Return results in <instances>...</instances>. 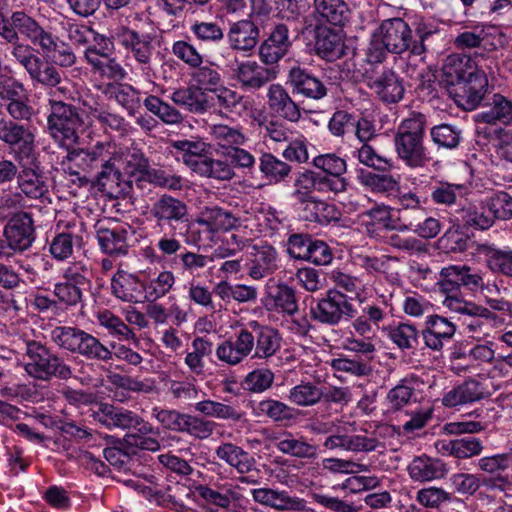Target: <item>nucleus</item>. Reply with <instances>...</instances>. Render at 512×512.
Wrapping results in <instances>:
<instances>
[{
	"label": "nucleus",
	"instance_id": "1",
	"mask_svg": "<svg viewBox=\"0 0 512 512\" xmlns=\"http://www.w3.org/2000/svg\"><path fill=\"white\" fill-rule=\"evenodd\" d=\"M442 81L456 104L465 110L475 109L487 91L486 69L475 59L459 54L447 57Z\"/></svg>",
	"mask_w": 512,
	"mask_h": 512
},
{
	"label": "nucleus",
	"instance_id": "53",
	"mask_svg": "<svg viewBox=\"0 0 512 512\" xmlns=\"http://www.w3.org/2000/svg\"><path fill=\"white\" fill-rule=\"evenodd\" d=\"M482 442L475 437L466 436L449 442L441 443V450L459 459H468L481 454Z\"/></svg>",
	"mask_w": 512,
	"mask_h": 512
},
{
	"label": "nucleus",
	"instance_id": "33",
	"mask_svg": "<svg viewBox=\"0 0 512 512\" xmlns=\"http://www.w3.org/2000/svg\"><path fill=\"white\" fill-rule=\"evenodd\" d=\"M367 85L385 103H397L404 95V86L399 76L390 69L368 80Z\"/></svg>",
	"mask_w": 512,
	"mask_h": 512
},
{
	"label": "nucleus",
	"instance_id": "62",
	"mask_svg": "<svg viewBox=\"0 0 512 512\" xmlns=\"http://www.w3.org/2000/svg\"><path fill=\"white\" fill-rule=\"evenodd\" d=\"M210 95L214 97V106L227 112L240 114L246 108L243 96L228 87L219 86Z\"/></svg>",
	"mask_w": 512,
	"mask_h": 512
},
{
	"label": "nucleus",
	"instance_id": "45",
	"mask_svg": "<svg viewBox=\"0 0 512 512\" xmlns=\"http://www.w3.org/2000/svg\"><path fill=\"white\" fill-rule=\"evenodd\" d=\"M209 135L211 140L225 152L242 146L247 141V138L238 126H229L226 124H214L209 126Z\"/></svg>",
	"mask_w": 512,
	"mask_h": 512
},
{
	"label": "nucleus",
	"instance_id": "38",
	"mask_svg": "<svg viewBox=\"0 0 512 512\" xmlns=\"http://www.w3.org/2000/svg\"><path fill=\"white\" fill-rule=\"evenodd\" d=\"M254 324L255 344L252 353V359L268 360L274 356L281 348V337L279 333L268 327Z\"/></svg>",
	"mask_w": 512,
	"mask_h": 512
},
{
	"label": "nucleus",
	"instance_id": "28",
	"mask_svg": "<svg viewBox=\"0 0 512 512\" xmlns=\"http://www.w3.org/2000/svg\"><path fill=\"white\" fill-rule=\"evenodd\" d=\"M133 235L130 226H115L113 228H99L97 240L100 249L111 256H124L128 253L129 237Z\"/></svg>",
	"mask_w": 512,
	"mask_h": 512
},
{
	"label": "nucleus",
	"instance_id": "32",
	"mask_svg": "<svg viewBox=\"0 0 512 512\" xmlns=\"http://www.w3.org/2000/svg\"><path fill=\"white\" fill-rule=\"evenodd\" d=\"M170 99L178 106L193 113H204L214 106V97L194 85L173 91Z\"/></svg>",
	"mask_w": 512,
	"mask_h": 512
},
{
	"label": "nucleus",
	"instance_id": "42",
	"mask_svg": "<svg viewBox=\"0 0 512 512\" xmlns=\"http://www.w3.org/2000/svg\"><path fill=\"white\" fill-rule=\"evenodd\" d=\"M105 94L115 100L130 116H134L141 106V91L128 83L108 84Z\"/></svg>",
	"mask_w": 512,
	"mask_h": 512
},
{
	"label": "nucleus",
	"instance_id": "35",
	"mask_svg": "<svg viewBox=\"0 0 512 512\" xmlns=\"http://www.w3.org/2000/svg\"><path fill=\"white\" fill-rule=\"evenodd\" d=\"M290 45L288 28L283 24L277 25L261 44L260 58L265 64L277 63L287 53Z\"/></svg>",
	"mask_w": 512,
	"mask_h": 512
},
{
	"label": "nucleus",
	"instance_id": "6",
	"mask_svg": "<svg viewBox=\"0 0 512 512\" xmlns=\"http://www.w3.org/2000/svg\"><path fill=\"white\" fill-rule=\"evenodd\" d=\"M111 38L124 50L126 60L133 59L136 62L132 71L153 83L155 70L152 67L154 46L151 35L141 34L126 25H117L111 30Z\"/></svg>",
	"mask_w": 512,
	"mask_h": 512
},
{
	"label": "nucleus",
	"instance_id": "9",
	"mask_svg": "<svg viewBox=\"0 0 512 512\" xmlns=\"http://www.w3.org/2000/svg\"><path fill=\"white\" fill-rule=\"evenodd\" d=\"M50 114L47 126L51 137L66 150L73 148L79 140L78 129L81 119L74 106L49 99Z\"/></svg>",
	"mask_w": 512,
	"mask_h": 512
},
{
	"label": "nucleus",
	"instance_id": "11",
	"mask_svg": "<svg viewBox=\"0 0 512 512\" xmlns=\"http://www.w3.org/2000/svg\"><path fill=\"white\" fill-rule=\"evenodd\" d=\"M26 355L28 361L25 364V371L36 379L49 380L52 377L68 379L72 375L70 366L40 342L28 341Z\"/></svg>",
	"mask_w": 512,
	"mask_h": 512
},
{
	"label": "nucleus",
	"instance_id": "57",
	"mask_svg": "<svg viewBox=\"0 0 512 512\" xmlns=\"http://www.w3.org/2000/svg\"><path fill=\"white\" fill-rule=\"evenodd\" d=\"M314 7L322 20L335 26L341 25L348 17L344 0H314Z\"/></svg>",
	"mask_w": 512,
	"mask_h": 512
},
{
	"label": "nucleus",
	"instance_id": "30",
	"mask_svg": "<svg viewBox=\"0 0 512 512\" xmlns=\"http://www.w3.org/2000/svg\"><path fill=\"white\" fill-rule=\"evenodd\" d=\"M287 82L293 88V92L311 99H321L327 94L324 83L299 66L289 70Z\"/></svg>",
	"mask_w": 512,
	"mask_h": 512
},
{
	"label": "nucleus",
	"instance_id": "54",
	"mask_svg": "<svg viewBox=\"0 0 512 512\" xmlns=\"http://www.w3.org/2000/svg\"><path fill=\"white\" fill-rule=\"evenodd\" d=\"M460 217L466 225L480 230L490 228L495 222L486 199L482 200L479 205L462 209Z\"/></svg>",
	"mask_w": 512,
	"mask_h": 512
},
{
	"label": "nucleus",
	"instance_id": "18",
	"mask_svg": "<svg viewBox=\"0 0 512 512\" xmlns=\"http://www.w3.org/2000/svg\"><path fill=\"white\" fill-rule=\"evenodd\" d=\"M467 353L456 354L452 360V370L456 373L471 372L481 366L492 364L496 356V344L488 338L474 340Z\"/></svg>",
	"mask_w": 512,
	"mask_h": 512
},
{
	"label": "nucleus",
	"instance_id": "25",
	"mask_svg": "<svg viewBox=\"0 0 512 512\" xmlns=\"http://www.w3.org/2000/svg\"><path fill=\"white\" fill-rule=\"evenodd\" d=\"M490 395L483 382L474 378L465 380L460 385L447 391L442 398V404L453 408L480 401Z\"/></svg>",
	"mask_w": 512,
	"mask_h": 512
},
{
	"label": "nucleus",
	"instance_id": "24",
	"mask_svg": "<svg viewBox=\"0 0 512 512\" xmlns=\"http://www.w3.org/2000/svg\"><path fill=\"white\" fill-rule=\"evenodd\" d=\"M252 496L255 502L277 511L303 512L307 508L304 499L292 496L284 490L258 488L252 490Z\"/></svg>",
	"mask_w": 512,
	"mask_h": 512
},
{
	"label": "nucleus",
	"instance_id": "43",
	"mask_svg": "<svg viewBox=\"0 0 512 512\" xmlns=\"http://www.w3.org/2000/svg\"><path fill=\"white\" fill-rule=\"evenodd\" d=\"M252 413L256 417H267L274 422L290 421L296 417L293 407L271 398L253 402Z\"/></svg>",
	"mask_w": 512,
	"mask_h": 512
},
{
	"label": "nucleus",
	"instance_id": "63",
	"mask_svg": "<svg viewBox=\"0 0 512 512\" xmlns=\"http://www.w3.org/2000/svg\"><path fill=\"white\" fill-rule=\"evenodd\" d=\"M259 225L264 231L272 236L275 233L285 230L290 226L288 216L283 211H279L273 207L263 208L258 216Z\"/></svg>",
	"mask_w": 512,
	"mask_h": 512
},
{
	"label": "nucleus",
	"instance_id": "41",
	"mask_svg": "<svg viewBox=\"0 0 512 512\" xmlns=\"http://www.w3.org/2000/svg\"><path fill=\"white\" fill-rule=\"evenodd\" d=\"M151 214L157 219L158 223L164 222H181L185 221L188 216L187 205L174 197L162 196L151 208Z\"/></svg>",
	"mask_w": 512,
	"mask_h": 512
},
{
	"label": "nucleus",
	"instance_id": "44",
	"mask_svg": "<svg viewBox=\"0 0 512 512\" xmlns=\"http://www.w3.org/2000/svg\"><path fill=\"white\" fill-rule=\"evenodd\" d=\"M276 447L284 454L301 459H313L317 456V446L309 443L304 437H297L290 432L283 433L277 439Z\"/></svg>",
	"mask_w": 512,
	"mask_h": 512
},
{
	"label": "nucleus",
	"instance_id": "13",
	"mask_svg": "<svg viewBox=\"0 0 512 512\" xmlns=\"http://www.w3.org/2000/svg\"><path fill=\"white\" fill-rule=\"evenodd\" d=\"M442 293H458L461 287L472 292L486 289L489 293L498 291L496 285H485L481 273L467 265H450L442 268L438 281Z\"/></svg>",
	"mask_w": 512,
	"mask_h": 512
},
{
	"label": "nucleus",
	"instance_id": "2",
	"mask_svg": "<svg viewBox=\"0 0 512 512\" xmlns=\"http://www.w3.org/2000/svg\"><path fill=\"white\" fill-rule=\"evenodd\" d=\"M347 183L345 179L328 178L324 174L313 170H304L299 172L294 180V191L292 196L306 207L312 206L315 212L309 217L310 220L319 223L328 222L331 219H337L335 208L324 201L317 199L313 193H341L346 190Z\"/></svg>",
	"mask_w": 512,
	"mask_h": 512
},
{
	"label": "nucleus",
	"instance_id": "49",
	"mask_svg": "<svg viewBox=\"0 0 512 512\" xmlns=\"http://www.w3.org/2000/svg\"><path fill=\"white\" fill-rule=\"evenodd\" d=\"M486 313L477 315H466L463 325L464 329L472 340H482L489 336V326L496 324L498 316L488 308L482 306Z\"/></svg>",
	"mask_w": 512,
	"mask_h": 512
},
{
	"label": "nucleus",
	"instance_id": "59",
	"mask_svg": "<svg viewBox=\"0 0 512 512\" xmlns=\"http://www.w3.org/2000/svg\"><path fill=\"white\" fill-rule=\"evenodd\" d=\"M195 165V173L200 176L227 181L232 179L235 175L232 166L228 162L214 159L209 156H206L205 159Z\"/></svg>",
	"mask_w": 512,
	"mask_h": 512
},
{
	"label": "nucleus",
	"instance_id": "61",
	"mask_svg": "<svg viewBox=\"0 0 512 512\" xmlns=\"http://www.w3.org/2000/svg\"><path fill=\"white\" fill-rule=\"evenodd\" d=\"M259 169L263 175L274 183L283 181L291 172V166L271 153L260 157Z\"/></svg>",
	"mask_w": 512,
	"mask_h": 512
},
{
	"label": "nucleus",
	"instance_id": "56",
	"mask_svg": "<svg viewBox=\"0 0 512 512\" xmlns=\"http://www.w3.org/2000/svg\"><path fill=\"white\" fill-rule=\"evenodd\" d=\"M401 231H412L424 239L436 237L440 232V223L433 217H428L425 213L423 218L420 215L404 216V222L399 227Z\"/></svg>",
	"mask_w": 512,
	"mask_h": 512
},
{
	"label": "nucleus",
	"instance_id": "27",
	"mask_svg": "<svg viewBox=\"0 0 512 512\" xmlns=\"http://www.w3.org/2000/svg\"><path fill=\"white\" fill-rule=\"evenodd\" d=\"M407 472L414 482L424 483L444 478L448 468L441 459L422 454L411 460L407 466Z\"/></svg>",
	"mask_w": 512,
	"mask_h": 512
},
{
	"label": "nucleus",
	"instance_id": "20",
	"mask_svg": "<svg viewBox=\"0 0 512 512\" xmlns=\"http://www.w3.org/2000/svg\"><path fill=\"white\" fill-rule=\"evenodd\" d=\"M254 344V333L242 328L228 340L218 345L216 356L221 362L235 366L249 355L252 356Z\"/></svg>",
	"mask_w": 512,
	"mask_h": 512
},
{
	"label": "nucleus",
	"instance_id": "19",
	"mask_svg": "<svg viewBox=\"0 0 512 512\" xmlns=\"http://www.w3.org/2000/svg\"><path fill=\"white\" fill-rule=\"evenodd\" d=\"M96 418L109 428L134 429L144 434L152 431V425L135 412L110 404H101Z\"/></svg>",
	"mask_w": 512,
	"mask_h": 512
},
{
	"label": "nucleus",
	"instance_id": "14",
	"mask_svg": "<svg viewBox=\"0 0 512 512\" xmlns=\"http://www.w3.org/2000/svg\"><path fill=\"white\" fill-rule=\"evenodd\" d=\"M0 99L6 102L5 109L15 120H31L35 115L24 84L13 76L0 74Z\"/></svg>",
	"mask_w": 512,
	"mask_h": 512
},
{
	"label": "nucleus",
	"instance_id": "55",
	"mask_svg": "<svg viewBox=\"0 0 512 512\" xmlns=\"http://www.w3.org/2000/svg\"><path fill=\"white\" fill-rule=\"evenodd\" d=\"M323 396L321 387L311 382H301L289 390L287 399L297 406L311 407L318 404Z\"/></svg>",
	"mask_w": 512,
	"mask_h": 512
},
{
	"label": "nucleus",
	"instance_id": "50",
	"mask_svg": "<svg viewBox=\"0 0 512 512\" xmlns=\"http://www.w3.org/2000/svg\"><path fill=\"white\" fill-rule=\"evenodd\" d=\"M176 284V276L171 270H162L152 276L144 285L145 297L155 302L167 296Z\"/></svg>",
	"mask_w": 512,
	"mask_h": 512
},
{
	"label": "nucleus",
	"instance_id": "52",
	"mask_svg": "<svg viewBox=\"0 0 512 512\" xmlns=\"http://www.w3.org/2000/svg\"><path fill=\"white\" fill-rule=\"evenodd\" d=\"M196 412L206 417L216 418L220 420L240 421L243 418V412L236 407L210 399L202 400L194 405Z\"/></svg>",
	"mask_w": 512,
	"mask_h": 512
},
{
	"label": "nucleus",
	"instance_id": "60",
	"mask_svg": "<svg viewBox=\"0 0 512 512\" xmlns=\"http://www.w3.org/2000/svg\"><path fill=\"white\" fill-rule=\"evenodd\" d=\"M347 451L372 452L383 447L378 429L368 431L361 430L357 434L347 435Z\"/></svg>",
	"mask_w": 512,
	"mask_h": 512
},
{
	"label": "nucleus",
	"instance_id": "39",
	"mask_svg": "<svg viewBox=\"0 0 512 512\" xmlns=\"http://www.w3.org/2000/svg\"><path fill=\"white\" fill-rule=\"evenodd\" d=\"M18 193H22V197L38 200L45 196L48 192V185L45 176L38 170L31 167H23L17 173Z\"/></svg>",
	"mask_w": 512,
	"mask_h": 512
},
{
	"label": "nucleus",
	"instance_id": "40",
	"mask_svg": "<svg viewBox=\"0 0 512 512\" xmlns=\"http://www.w3.org/2000/svg\"><path fill=\"white\" fill-rule=\"evenodd\" d=\"M215 454L220 460L235 468L241 474L249 473L256 464L250 453L233 443H222L216 448Z\"/></svg>",
	"mask_w": 512,
	"mask_h": 512
},
{
	"label": "nucleus",
	"instance_id": "8",
	"mask_svg": "<svg viewBox=\"0 0 512 512\" xmlns=\"http://www.w3.org/2000/svg\"><path fill=\"white\" fill-rule=\"evenodd\" d=\"M67 151L61 165L70 175H79L77 169L87 173L98 170L102 164L112 159H122L123 156L122 149L114 141H99L86 148Z\"/></svg>",
	"mask_w": 512,
	"mask_h": 512
},
{
	"label": "nucleus",
	"instance_id": "3",
	"mask_svg": "<svg viewBox=\"0 0 512 512\" xmlns=\"http://www.w3.org/2000/svg\"><path fill=\"white\" fill-rule=\"evenodd\" d=\"M473 118L477 124L478 133L487 134L482 127L484 124H501L492 131L497 140V153L501 158L512 162V100L499 93L493 94L485 108L476 113Z\"/></svg>",
	"mask_w": 512,
	"mask_h": 512
},
{
	"label": "nucleus",
	"instance_id": "16",
	"mask_svg": "<svg viewBox=\"0 0 512 512\" xmlns=\"http://www.w3.org/2000/svg\"><path fill=\"white\" fill-rule=\"evenodd\" d=\"M17 121L0 116V141L19 156L30 157L35 151V129Z\"/></svg>",
	"mask_w": 512,
	"mask_h": 512
},
{
	"label": "nucleus",
	"instance_id": "5",
	"mask_svg": "<svg viewBox=\"0 0 512 512\" xmlns=\"http://www.w3.org/2000/svg\"><path fill=\"white\" fill-rule=\"evenodd\" d=\"M242 221L231 210L218 205L204 206L196 219L189 225L188 238L193 244L213 243L220 240V233L237 230Z\"/></svg>",
	"mask_w": 512,
	"mask_h": 512
},
{
	"label": "nucleus",
	"instance_id": "29",
	"mask_svg": "<svg viewBox=\"0 0 512 512\" xmlns=\"http://www.w3.org/2000/svg\"><path fill=\"white\" fill-rule=\"evenodd\" d=\"M267 103L270 111L280 118L297 122L301 117L298 104L292 100L286 89L280 84L269 86Z\"/></svg>",
	"mask_w": 512,
	"mask_h": 512
},
{
	"label": "nucleus",
	"instance_id": "48",
	"mask_svg": "<svg viewBox=\"0 0 512 512\" xmlns=\"http://www.w3.org/2000/svg\"><path fill=\"white\" fill-rule=\"evenodd\" d=\"M386 330L388 338L399 349L413 351L418 347L420 333L414 324L401 322Z\"/></svg>",
	"mask_w": 512,
	"mask_h": 512
},
{
	"label": "nucleus",
	"instance_id": "12",
	"mask_svg": "<svg viewBox=\"0 0 512 512\" xmlns=\"http://www.w3.org/2000/svg\"><path fill=\"white\" fill-rule=\"evenodd\" d=\"M88 270L82 262L69 264L62 270V279L54 285L53 293L66 307H76L84 302V288L89 284Z\"/></svg>",
	"mask_w": 512,
	"mask_h": 512
},
{
	"label": "nucleus",
	"instance_id": "23",
	"mask_svg": "<svg viewBox=\"0 0 512 512\" xmlns=\"http://www.w3.org/2000/svg\"><path fill=\"white\" fill-rule=\"evenodd\" d=\"M377 34L388 52L401 54L410 48L412 32L409 25L401 18L383 21Z\"/></svg>",
	"mask_w": 512,
	"mask_h": 512
},
{
	"label": "nucleus",
	"instance_id": "46",
	"mask_svg": "<svg viewBox=\"0 0 512 512\" xmlns=\"http://www.w3.org/2000/svg\"><path fill=\"white\" fill-rule=\"evenodd\" d=\"M98 324L105 328L108 333L119 341L138 342L134 331L117 315L110 310L104 309L96 315Z\"/></svg>",
	"mask_w": 512,
	"mask_h": 512
},
{
	"label": "nucleus",
	"instance_id": "4",
	"mask_svg": "<svg viewBox=\"0 0 512 512\" xmlns=\"http://www.w3.org/2000/svg\"><path fill=\"white\" fill-rule=\"evenodd\" d=\"M426 117L412 112L399 124L394 136V147L398 158L410 168L424 167L430 160L424 146Z\"/></svg>",
	"mask_w": 512,
	"mask_h": 512
},
{
	"label": "nucleus",
	"instance_id": "37",
	"mask_svg": "<svg viewBox=\"0 0 512 512\" xmlns=\"http://www.w3.org/2000/svg\"><path fill=\"white\" fill-rule=\"evenodd\" d=\"M315 49L327 61H335L345 54L344 39L340 31L320 27L316 31Z\"/></svg>",
	"mask_w": 512,
	"mask_h": 512
},
{
	"label": "nucleus",
	"instance_id": "64",
	"mask_svg": "<svg viewBox=\"0 0 512 512\" xmlns=\"http://www.w3.org/2000/svg\"><path fill=\"white\" fill-rule=\"evenodd\" d=\"M485 199L495 221H508L512 219V196L509 193L502 190L496 191Z\"/></svg>",
	"mask_w": 512,
	"mask_h": 512
},
{
	"label": "nucleus",
	"instance_id": "36",
	"mask_svg": "<svg viewBox=\"0 0 512 512\" xmlns=\"http://www.w3.org/2000/svg\"><path fill=\"white\" fill-rule=\"evenodd\" d=\"M41 25L24 11H15L8 18L7 31L9 36H4V41L10 45L25 44L20 40V35L31 41Z\"/></svg>",
	"mask_w": 512,
	"mask_h": 512
},
{
	"label": "nucleus",
	"instance_id": "26",
	"mask_svg": "<svg viewBox=\"0 0 512 512\" xmlns=\"http://www.w3.org/2000/svg\"><path fill=\"white\" fill-rule=\"evenodd\" d=\"M234 78L243 89L258 90L274 79L275 74L254 60H245L237 64Z\"/></svg>",
	"mask_w": 512,
	"mask_h": 512
},
{
	"label": "nucleus",
	"instance_id": "22",
	"mask_svg": "<svg viewBox=\"0 0 512 512\" xmlns=\"http://www.w3.org/2000/svg\"><path fill=\"white\" fill-rule=\"evenodd\" d=\"M455 333V323L446 317L434 314L426 317L421 336L428 349L441 351L444 345L452 340Z\"/></svg>",
	"mask_w": 512,
	"mask_h": 512
},
{
	"label": "nucleus",
	"instance_id": "34",
	"mask_svg": "<svg viewBox=\"0 0 512 512\" xmlns=\"http://www.w3.org/2000/svg\"><path fill=\"white\" fill-rule=\"evenodd\" d=\"M258 39V27L246 19L232 23L227 33L230 48L244 53L252 51L258 43Z\"/></svg>",
	"mask_w": 512,
	"mask_h": 512
},
{
	"label": "nucleus",
	"instance_id": "7",
	"mask_svg": "<svg viewBox=\"0 0 512 512\" xmlns=\"http://www.w3.org/2000/svg\"><path fill=\"white\" fill-rule=\"evenodd\" d=\"M51 340L59 348L77 353L88 360L108 362L112 350L92 334L73 326H57L51 330Z\"/></svg>",
	"mask_w": 512,
	"mask_h": 512
},
{
	"label": "nucleus",
	"instance_id": "47",
	"mask_svg": "<svg viewBox=\"0 0 512 512\" xmlns=\"http://www.w3.org/2000/svg\"><path fill=\"white\" fill-rule=\"evenodd\" d=\"M359 180L372 191L386 196H394L400 189V176H394L387 173L376 174L361 171L359 174Z\"/></svg>",
	"mask_w": 512,
	"mask_h": 512
},
{
	"label": "nucleus",
	"instance_id": "17",
	"mask_svg": "<svg viewBox=\"0 0 512 512\" xmlns=\"http://www.w3.org/2000/svg\"><path fill=\"white\" fill-rule=\"evenodd\" d=\"M3 235L12 251L29 249L36 238L32 215L25 211L16 212L6 223Z\"/></svg>",
	"mask_w": 512,
	"mask_h": 512
},
{
	"label": "nucleus",
	"instance_id": "58",
	"mask_svg": "<svg viewBox=\"0 0 512 512\" xmlns=\"http://www.w3.org/2000/svg\"><path fill=\"white\" fill-rule=\"evenodd\" d=\"M173 146L180 152L177 159L182 160L193 172L196 170L194 164L200 163L207 156L205 155L206 144L203 141L179 140L174 142Z\"/></svg>",
	"mask_w": 512,
	"mask_h": 512
},
{
	"label": "nucleus",
	"instance_id": "21",
	"mask_svg": "<svg viewBox=\"0 0 512 512\" xmlns=\"http://www.w3.org/2000/svg\"><path fill=\"white\" fill-rule=\"evenodd\" d=\"M281 258L276 248L267 243L254 244L249 253L248 275L253 280H261L280 268Z\"/></svg>",
	"mask_w": 512,
	"mask_h": 512
},
{
	"label": "nucleus",
	"instance_id": "10",
	"mask_svg": "<svg viewBox=\"0 0 512 512\" xmlns=\"http://www.w3.org/2000/svg\"><path fill=\"white\" fill-rule=\"evenodd\" d=\"M13 60L28 74L31 81L44 87H57L62 82L63 72L52 63L45 62L35 48L28 44L11 45Z\"/></svg>",
	"mask_w": 512,
	"mask_h": 512
},
{
	"label": "nucleus",
	"instance_id": "51",
	"mask_svg": "<svg viewBox=\"0 0 512 512\" xmlns=\"http://www.w3.org/2000/svg\"><path fill=\"white\" fill-rule=\"evenodd\" d=\"M268 298L272 301V307L277 312L294 316L298 311L294 290L284 283H279L274 288H270Z\"/></svg>",
	"mask_w": 512,
	"mask_h": 512
},
{
	"label": "nucleus",
	"instance_id": "15",
	"mask_svg": "<svg viewBox=\"0 0 512 512\" xmlns=\"http://www.w3.org/2000/svg\"><path fill=\"white\" fill-rule=\"evenodd\" d=\"M356 313L347 295L337 290H329L311 308L313 319L327 325H337L342 319H352Z\"/></svg>",
	"mask_w": 512,
	"mask_h": 512
},
{
	"label": "nucleus",
	"instance_id": "31",
	"mask_svg": "<svg viewBox=\"0 0 512 512\" xmlns=\"http://www.w3.org/2000/svg\"><path fill=\"white\" fill-rule=\"evenodd\" d=\"M111 293L117 299L128 303H139L144 290L140 278L124 270H118L111 278Z\"/></svg>",
	"mask_w": 512,
	"mask_h": 512
}]
</instances>
